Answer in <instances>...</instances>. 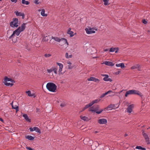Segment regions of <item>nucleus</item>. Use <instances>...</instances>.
I'll return each mask as SVG.
<instances>
[{"label":"nucleus","instance_id":"12","mask_svg":"<svg viewBox=\"0 0 150 150\" xmlns=\"http://www.w3.org/2000/svg\"><path fill=\"white\" fill-rule=\"evenodd\" d=\"M85 30L87 34H90L95 33V31L94 30H92V28H86Z\"/></svg>","mask_w":150,"mask_h":150},{"label":"nucleus","instance_id":"10","mask_svg":"<svg viewBox=\"0 0 150 150\" xmlns=\"http://www.w3.org/2000/svg\"><path fill=\"white\" fill-rule=\"evenodd\" d=\"M87 80L88 81H92L97 83H98L100 81L99 79L93 77L88 78Z\"/></svg>","mask_w":150,"mask_h":150},{"label":"nucleus","instance_id":"39","mask_svg":"<svg viewBox=\"0 0 150 150\" xmlns=\"http://www.w3.org/2000/svg\"><path fill=\"white\" fill-rule=\"evenodd\" d=\"M15 13L16 15L17 16H21L22 13H21V12H19L18 11L16 12Z\"/></svg>","mask_w":150,"mask_h":150},{"label":"nucleus","instance_id":"55","mask_svg":"<svg viewBox=\"0 0 150 150\" xmlns=\"http://www.w3.org/2000/svg\"><path fill=\"white\" fill-rule=\"evenodd\" d=\"M128 135L127 134H125V137H126Z\"/></svg>","mask_w":150,"mask_h":150},{"label":"nucleus","instance_id":"8","mask_svg":"<svg viewBox=\"0 0 150 150\" xmlns=\"http://www.w3.org/2000/svg\"><path fill=\"white\" fill-rule=\"evenodd\" d=\"M142 134L144 138L147 143V144H149L150 142L149 140V139L147 134L144 131H143L142 133Z\"/></svg>","mask_w":150,"mask_h":150},{"label":"nucleus","instance_id":"57","mask_svg":"<svg viewBox=\"0 0 150 150\" xmlns=\"http://www.w3.org/2000/svg\"><path fill=\"white\" fill-rule=\"evenodd\" d=\"M55 43V42H53L52 43V44H54Z\"/></svg>","mask_w":150,"mask_h":150},{"label":"nucleus","instance_id":"18","mask_svg":"<svg viewBox=\"0 0 150 150\" xmlns=\"http://www.w3.org/2000/svg\"><path fill=\"white\" fill-rule=\"evenodd\" d=\"M92 105L91 103H89V104H87V105H86L85 106L84 108H82V110L81 111V112H82V111H83L84 110L88 108L89 107H90Z\"/></svg>","mask_w":150,"mask_h":150},{"label":"nucleus","instance_id":"11","mask_svg":"<svg viewBox=\"0 0 150 150\" xmlns=\"http://www.w3.org/2000/svg\"><path fill=\"white\" fill-rule=\"evenodd\" d=\"M134 107V105L133 104H131L129 105L127 109V112L128 113H131L132 110V109Z\"/></svg>","mask_w":150,"mask_h":150},{"label":"nucleus","instance_id":"6","mask_svg":"<svg viewBox=\"0 0 150 150\" xmlns=\"http://www.w3.org/2000/svg\"><path fill=\"white\" fill-rule=\"evenodd\" d=\"M18 20L17 18H15L13 21H11L10 23V25L12 27H17L18 26Z\"/></svg>","mask_w":150,"mask_h":150},{"label":"nucleus","instance_id":"31","mask_svg":"<svg viewBox=\"0 0 150 150\" xmlns=\"http://www.w3.org/2000/svg\"><path fill=\"white\" fill-rule=\"evenodd\" d=\"M26 93L28 94V95L29 96H32L34 95L33 94H31V92L30 91H26Z\"/></svg>","mask_w":150,"mask_h":150},{"label":"nucleus","instance_id":"37","mask_svg":"<svg viewBox=\"0 0 150 150\" xmlns=\"http://www.w3.org/2000/svg\"><path fill=\"white\" fill-rule=\"evenodd\" d=\"M35 131L36 132H38L39 134L41 133V132L40 130V129L39 128H38V127H36V128Z\"/></svg>","mask_w":150,"mask_h":150},{"label":"nucleus","instance_id":"41","mask_svg":"<svg viewBox=\"0 0 150 150\" xmlns=\"http://www.w3.org/2000/svg\"><path fill=\"white\" fill-rule=\"evenodd\" d=\"M51 56V54H45L44 56L45 57H49Z\"/></svg>","mask_w":150,"mask_h":150},{"label":"nucleus","instance_id":"36","mask_svg":"<svg viewBox=\"0 0 150 150\" xmlns=\"http://www.w3.org/2000/svg\"><path fill=\"white\" fill-rule=\"evenodd\" d=\"M104 2V4L105 5H107L109 4L108 0H103Z\"/></svg>","mask_w":150,"mask_h":150},{"label":"nucleus","instance_id":"22","mask_svg":"<svg viewBox=\"0 0 150 150\" xmlns=\"http://www.w3.org/2000/svg\"><path fill=\"white\" fill-rule=\"evenodd\" d=\"M25 138L26 139H28L29 140H33L34 138L35 137H33L31 136L30 135H28L27 136H26L25 137Z\"/></svg>","mask_w":150,"mask_h":150},{"label":"nucleus","instance_id":"46","mask_svg":"<svg viewBox=\"0 0 150 150\" xmlns=\"http://www.w3.org/2000/svg\"><path fill=\"white\" fill-rule=\"evenodd\" d=\"M14 35L13 33V34L9 37V39H11L12 37H13Z\"/></svg>","mask_w":150,"mask_h":150},{"label":"nucleus","instance_id":"23","mask_svg":"<svg viewBox=\"0 0 150 150\" xmlns=\"http://www.w3.org/2000/svg\"><path fill=\"white\" fill-rule=\"evenodd\" d=\"M100 100V98L96 99H95L92 101L91 103L93 105V104H94L95 103H98Z\"/></svg>","mask_w":150,"mask_h":150},{"label":"nucleus","instance_id":"40","mask_svg":"<svg viewBox=\"0 0 150 150\" xmlns=\"http://www.w3.org/2000/svg\"><path fill=\"white\" fill-rule=\"evenodd\" d=\"M107 95V93L105 92V93H103L100 96V98H102L103 97H104L106 95Z\"/></svg>","mask_w":150,"mask_h":150},{"label":"nucleus","instance_id":"30","mask_svg":"<svg viewBox=\"0 0 150 150\" xmlns=\"http://www.w3.org/2000/svg\"><path fill=\"white\" fill-rule=\"evenodd\" d=\"M72 55L71 54H70L69 55L68 53L67 52H66L65 54V57L67 59H69V58H71L72 57Z\"/></svg>","mask_w":150,"mask_h":150},{"label":"nucleus","instance_id":"53","mask_svg":"<svg viewBox=\"0 0 150 150\" xmlns=\"http://www.w3.org/2000/svg\"><path fill=\"white\" fill-rule=\"evenodd\" d=\"M108 50H109L108 49H105L103 51L104 52H106V51H108Z\"/></svg>","mask_w":150,"mask_h":150},{"label":"nucleus","instance_id":"16","mask_svg":"<svg viewBox=\"0 0 150 150\" xmlns=\"http://www.w3.org/2000/svg\"><path fill=\"white\" fill-rule=\"evenodd\" d=\"M140 65L139 64H136L133 66H132L131 67V69H134L137 68H138V70L140 71V70L139 69L140 68Z\"/></svg>","mask_w":150,"mask_h":150},{"label":"nucleus","instance_id":"52","mask_svg":"<svg viewBox=\"0 0 150 150\" xmlns=\"http://www.w3.org/2000/svg\"><path fill=\"white\" fill-rule=\"evenodd\" d=\"M107 74H101V76H104L105 77L107 75Z\"/></svg>","mask_w":150,"mask_h":150},{"label":"nucleus","instance_id":"47","mask_svg":"<svg viewBox=\"0 0 150 150\" xmlns=\"http://www.w3.org/2000/svg\"><path fill=\"white\" fill-rule=\"evenodd\" d=\"M21 16H22V18L23 19L24 18L25 15L23 13H22Z\"/></svg>","mask_w":150,"mask_h":150},{"label":"nucleus","instance_id":"49","mask_svg":"<svg viewBox=\"0 0 150 150\" xmlns=\"http://www.w3.org/2000/svg\"><path fill=\"white\" fill-rule=\"evenodd\" d=\"M112 91L111 90H109V91H108V92H106V93H107V94H108L110 93H112Z\"/></svg>","mask_w":150,"mask_h":150},{"label":"nucleus","instance_id":"9","mask_svg":"<svg viewBox=\"0 0 150 150\" xmlns=\"http://www.w3.org/2000/svg\"><path fill=\"white\" fill-rule=\"evenodd\" d=\"M56 64L59 67L58 72L61 74H62V71L63 68V65L61 63L57 62Z\"/></svg>","mask_w":150,"mask_h":150},{"label":"nucleus","instance_id":"54","mask_svg":"<svg viewBox=\"0 0 150 150\" xmlns=\"http://www.w3.org/2000/svg\"><path fill=\"white\" fill-rule=\"evenodd\" d=\"M0 121L2 122H3L4 121L1 118H0Z\"/></svg>","mask_w":150,"mask_h":150},{"label":"nucleus","instance_id":"2","mask_svg":"<svg viewBox=\"0 0 150 150\" xmlns=\"http://www.w3.org/2000/svg\"><path fill=\"white\" fill-rule=\"evenodd\" d=\"M47 89L50 91L54 92L57 88V86L53 83L49 82L47 83L46 86Z\"/></svg>","mask_w":150,"mask_h":150},{"label":"nucleus","instance_id":"44","mask_svg":"<svg viewBox=\"0 0 150 150\" xmlns=\"http://www.w3.org/2000/svg\"><path fill=\"white\" fill-rule=\"evenodd\" d=\"M142 22L144 24H146L147 23V21L144 19H143L142 20Z\"/></svg>","mask_w":150,"mask_h":150},{"label":"nucleus","instance_id":"3","mask_svg":"<svg viewBox=\"0 0 150 150\" xmlns=\"http://www.w3.org/2000/svg\"><path fill=\"white\" fill-rule=\"evenodd\" d=\"M25 24L23 23L22 24L21 27H19L18 29L14 31L13 33L14 35H16L17 36H18L20 34L21 32L23 31L25 28Z\"/></svg>","mask_w":150,"mask_h":150},{"label":"nucleus","instance_id":"13","mask_svg":"<svg viewBox=\"0 0 150 150\" xmlns=\"http://www.w3.org/2000/svg\"><path fill=\"white\" fill-rule=\"evenodd\" d=\"M98 123L101 125L105 124L107 122V120L105 119H100L98 120Z\"/></svg>","mask_w":150,"mask_h":150},{"label":"nucleus","instance_id":"21","mask_svg":"<svg viewBox=\"0 0 150 150\" xmlns=\"http://www.w3.org/2000/svg\"><path fill=\"white\" fill-rule=\"evenodd\" d=\"M116 65L117 67H120L122 69L125 67V66L124 64L123 63H121L118 64H116Z\"/></svg>","mask_w":150,"mask_h":150},{"label":"nucleus","instance_id":"28","mask_svg":"<svg viewBox=\"0 0 150 150\" xmlns=\"http://www.w3.org/2000/svg\"><path fill=\"white\" fill-rule=\"evenodd\" d=\"M21 3L23 4H25L26 5H28L30 2L28 1H26L25 0H21Z\"/></svg>","mask_w":150,"mask_h":150},{"label":"nucleus","instance_id":"24","mask_svg":"<svg viewBox=\"0 0 150 150\" xmlns=\"http://www.w3.org/2000/svg\"><path fill=\"white\" fill-rule=\"evenodd\" d=\"M67 64H69V65L67 66L68 69H71L73 67L71 66V62L69 61H67Z\"/></svg>","mask_w":150,"mask_h":150},{"label":"nucleus","instance_id":"56","mask_svg":"<svg viewBox=\"0 0 150 150\" xmlns=\"http://www.w3.org/2000/svg\"><path fill=\"white\" fill-rule=\"evenodd\" d=\"M94 133H96H96H98V132H97V131H95V132H94Z\"/></svg>","mask_w":150,"mask_h":150},{"label":"nucleus","instance_id":"1","mask_svg":"<svg viewBox=\"0 0 150 150\" xmlns=\"http://www.w3.org/2000/svg\"><path fill=\"white\" fill-rule=\"evenodd\" d=\"M4 84L6 86H12L15 82L14 80L12 79L5 76L4 79Z\"/></svg>","mask_w":150,"mask_h":150},{"label":"nucleus","instance_id":"35","mask_svg":"<svg viewBox=\"0 0 150 150\" xmlns=\"http://www.w3.org/2000/svg\"><path fill=\"white\" fill-rule=\"evenodd\" d=\"M94 107L93 106L91 107L89 109V110L90 111H91L92 112H95V110Z\"/></svg>","mask_w":150,"mask_h":150},{"label":"nucleus","instance_id":"51","mask_svg":"<svg viewBox=\"0 0 150 150\" xmlns=\"http://www.w3.org/2000/svg\"><path fill=\"white\" fill-rule=\"evenodd\" d=\"M38 0H35V3L36 4H38Z\"/></svg>","mask_w":150,"mask_h":150},{"label":"nucleus","instance_id":"50","mask_svg":"<svg viewBox=\"0 0 150 150\" xmlns=\"http://www.w3.org/2000/svg\"><path fill=\"white\" fill-rule=\"evenodd\" d=\"M11 1L12 2H15V3H16L17 2V0H11Z\"/></svg>","mask_w":150,"mask_h":150},{"label":"nucleus","instance_id":"42","mask_svg":"<svg viewBox=\"0 0 150 150\" xmlns=\"http://www.w3.org/2000/svg\"><path fill=\"white\" fill-rule=\"evenodd\" d=\"M47 71L49 73H51V72H52V71H53L52 68H51L50 69H47Z\"/></svg>","mask_w":150,"mask_h":150},{"label":"nucleus","instance_id":"20","mask_svg":"<svg viewBox=\"0 0 150 150\" xmlns=\"http://www.w3.org/2000/svg\"><path fill=\"white\" fill-rule=\"evenodd\" d=\"M50 38L49 36H46L44 37L42 40V41L43 42H46Z\"/></svg>","mask_w":150,"mask_h":150},{"label":"nucleus","instance_id":"19","mask_svg":"<svg viewBox=\"0 0 150 150\" xmlns=\"http://www.w3.org/2000/svg\"><path fill=\"white\" fill-rule=\"evenodd\" d=\"M115 108V105H108L106 108L108 110H111Z\"/></svg>","mask_w":150,"mask_h":150},{"label":"nucleus","instance_id":"43","mask_svg":"<svg viewBox=\"0 0 150 150\" xmlns=\"http://www.w3.org/2000/svg\"><path fill=\"white\" fill-rule=\"evenodd\" d=\"M66 104L64 103H62L61 104H60V106L62 107H64V106H65V105H66Z\"/></svg>","mask_w":150,"mask_h":150},{"label":"nucleus","instance_id":"14","mask_svg":"<svg viewBox=\"0 0 150 150\" xmlns=\"http://www.w3.org/2000/svg\"><path fill=\"white\" fill-rule=\"evenodd\" d=\"M102 64H105L106 65L111 66H113L114 65V64L112 62L107 61L103 62Z\"/></svg>","mask_w":150,"mask_h":150},{"label":"nucleus","instance_id":"15","mask_svg":"<svg viewBox=\"0 0 150 150\" xmlns=\"http://www.w3.org/2000/svg\"><path fill=\"white\" fill-rule=\"evenodd\" d=\"M108 77L109 76L107 75L106 76L103 78V80L106 81L112 82V79L110 78H109Z\"/></svg>","mask_w":150,"mask_h":150},{"label":"nucleus","instance_id":"4","mask_svg":"<svg viewBox=\"0 0 150 150\" xmlns=\"http://www.w3.org/2000/svg\"><path fill=\"white\" fill-rule=\"evenodd\" d=\"M136 94L140 96H142V94L139 91L135 90H131L127 91L125 94V97H127L129 95Z\"/></svg>","mask_w":150,"mask_h":150},{"label":"nucleus","instance_id":"7","mask_svg":"<svg viewBox=\"0 0 150 150\" xmlns=\"http://www.w3.org/2000/svg\"><path fill=\"white\" fill-rule=\"evenodd\" d=\"M95 110L96 113L98 114L100 113L103 110V109H99V106L98 105H96L93 106Z\"/></svg>","mask_w":150,"mask_h":150},{"label":"nucleus","instance_id":"48","mask_svg":"<svg viewBox=\"0 0 150 150\" xmlns=\"http://www.w3.org/2000/svg\"><path fill=\"white\" fill-rule=\"evenodd\" d=\"M116 48V49L115 52V53H117L118 52V51L119 50V48L118 47Z\"/></svg>","mask_w":150,"mask_h":150},{"label":"nucleus","instance_id":"59","mask_svg":"<svg viewBox=\"0 0 150 150\" xmlns=\"http://www.w3.org/2000/svg\"><path fill=\"white\" fill-rule=\"evenodd\" d=\"M1 0H0V1H1Z\"/></svg>","mask_w":150,"mask_h":150},{"label":"nucleus","instance_id":"32","mask_svg":"<svg viewBox=\"0 0 150 150\" xmlns=\"http://www.w3.org/2000/svg\"><path fill=\"white\" fill-rule=\"evenodd\" d=\"M12 106L13 108L16 109V112L18 111V106L16 105H14L12 104Z\"/></svg>","mask_w":150,"mask_h":150},{"label":"nucleus","instance_id":"29","mask_svg":"<svg viewBox=\"0 0 150 150\" xmlns=\"http://www.w3.org/2000/svg\"><path fill=\"white\" fill-rule=\"evenodd\" d=\"M53 71H54V74H57V68L55 67H52Z\"/></svg>","mask_w":150,"mask_h":150},{"label":"nucleus","instance_id":"45","mask_svg":"<svg viewBox=\"0 0 150 150\" xmlns=\"http://www.w3.org/2000/svg\"><path fill=\"white\" fill-rule=\"evenodd\" d=\"M26 149L28 150H34L33 149L28 146L26 147Z\"/></svg>","mask_w":150,"mask_h":150},{"label":"nucleus","instance_id":"34","mask_svg":"<svg viewBox=\"0 0 150 150\" xmlns=\"http://www.w3.org/2000/svg\"><path fill=\"white\" fill-rule=\"evenodd\" d=\"M116 47L115 48H113V47H112L109 50V52H115V50H116Z\"/></svg>","mask_w":150,"mask_h":150},{"label":"nucleus","instance_id":"26","mask_svg":"<svg viewBox=\"0 0 150 150\" xmlns=\"http://www.w3.org/2000/svg\"><path fill=\"white\" fill-rule=\"evenodd\" d=\"M41 14L42 16H47V14L45 13V10L44 9L41 10Z\"/></svg>","mask_w":150,"mask_h":150},{"label":"nucleus","instance_id":"27","mask_svg":"<svg viewBox=\"0 0 150 150\" xmlns=\"http://www.w3.org/2000/svg\"><path fill=\"white\" fill-rule=\"evenodd\" d=\"M80 118L83 120L84 121H88L89 120L88 118L86 116H80Z\"/></svg>","mask_w":150,"mask_h":150},{"label":"nucleus","instance_id":"58","mask_svg":"<svg viewBox=\"0 0 150 150\" xmlns=\"http://www.w3.org/2000/svg\"><path fill=\"white\" fill-rule=\"evenodd\" d=\"M38 11H41V9H39Z\"/></svg>","mask_w":150,"mask_h":150},{"label":"nucleus","instance_id":"25","mask_svg":"<svg viewBox=\"0 0 150 150\" xmlns=\"http://www.w3.org/2000/svg\"><path fill=\"white\" fill-rule=\"evenodd\" d=\"M23 117L25 119L28 121L29 122H30V120L28 116L26 114H24L23 115Z\"/></svg>","mask_w":150,"mask_h":150},{"label":"nucleus","instance_id":"17","mask_svg":"<svg viewBox=\"0 0 150 150\" xmlns=\"http://www.w3.org/2000/svg\"><path fill=\"white\" fill-rule=\"evenodd\" d=\"M71 30L70 28H69L68 30L67 33L70 35V37H72L74 35V32L72 31H71Z\"/></svg>","mask_w":150,"mask_h":150},{"label":"nucleus","instance_id":"38","mask_svg":"<svg viewBox=\"0 0 150 150\" xmlns=\"http://www.w3.org/2000/svg\"><path fill=\"white\" fill-rule=\"evenodd\" d=\"M36 128V127H30V128L29 129L31 132H33L34 131H35Z\"/></svg>","mask_w":150,"mask_h":150},{"label":"nucleus","instance_id":"33","mask_svg":"<svg viewBox=\"0 0 150 150\" xmlns=\"http://www.w3.org/2000/svg\"><path fill=\"white\" fill-rule=\"evenodd\" d=\"M136 149H140L141 150H145L146 149L140 146H137L136 147Z\"/></svg>","mask_w":150,"mask_h":150},{"label":"nucleus","instance_id":"5","mask_svg":"<svg viewBox=\"0 0 150 150\" xmlns=\"http://www.w3.org/2000/svg\"><path fill=\"white\" fill-rule=\"evenodd\" d=\"M52 39H54V40L58 42H60L61 41H63L64 44H66L67 46L69 45L67 39L64 38H62L60 39L59 38L57 37H52Z\"/></svg>","mask_w":150,"mask_h":150}]
</instances>
